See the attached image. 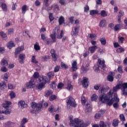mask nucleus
I'll list each match as a JSON object with an SVG mask.
<instances>
[{"label":"nucleus","mask_w":127,"mask_h":127,"mask_svg":"<svg viewBox=\"0 0 127 127\" xmlns=\"http://www.w3.org/2000/svg\"><path fill=\"white\" fill-rule=\"evenodd\" d=\"M89 9H90V8L89 7V6L88 5H86L84 7V12H88V11H89Z\"/></svg>","instance_id":"63"},{"label":"nucleus","mask_w":127,"mask_h":127,"mask_svg":"<svg viewBox=\"0 0 127 127\" xmlns=\"http://www.w3.org/2000/svg\"><path fill=\"white\" fill-rule=\"evenodd\" d=\"M61 66L62 68H64V69H68V65L63 63H61Z\"/></svg>","instance_id":"61"},{"label":"nucleus","mask_w":127,"mask_h":127,"mask_svg":"<svg viewBox=\"0 0 127 127\" xmlns=\"http://www.w3.org/2000/svg\"><path fill=\"white\" fill-rule=\"evenodd\" d=\"M48 111L50 113H55L57 112V110L54 109V106L53 105H51V107H49Z\"/></svg>","instance_id":"30"},{"label":"nucleus","mask_w":127,"mask_h":127,"mask_svg":"<svg viewBox=\"0 0 127 127\" xmlns=\"http://www.w3.org/2000/svg\"><path fill=\"white\" fill-rule=\"evenodd\" d=\"M121 89L122 94L124 96H127V83L117 84L113 87V89L110 90L107 93L108 96H117V91Z\"/></svg>","instance_id":"2"},{"label":"nucleus","mask_w":127,"mask_h":127,"mask_svg":"<svg viewBox=\"0 0 127 127\" xmlns=\"http://www.w3.org/2000/svg\"><path fill=\"white\" fill-rule=\"evenodd\" d=\"M87 102V99H86V98L85 96L81 97V104L82 106H85V104H86Z\"/></svg>","instance_id":"36"},{"label":"nucleus","mask_w":127,"mask_h":127,"mask_svg":"<svg viewBox=\"0 0 127 127\" xmlns=\"http://www.w3.org/2000/svg\"><path fill=\"white\" fill-rule=\"evenodd\" d=\"M82 86L84 88H88V86H89V79L88 78L86 77H83V81H82Z\"/></svg>","instance_id":"14"},{"label":"nucleus","mask_w":127,"mask_h":127,"mask_svg":"<svg viewBox=\"0 0 127 127\" xmlns=\"http://www.w3.org/2000/svg\"><path fill=\"white\" fill-rule=\"evenodd\" d=\"M106 21L105 19H102L100 21L99 23L100 27H105L106 26Z\"/></svg>","instance_id":"26"},{"label":"nucleus","mask_w":127,"mask_h":127,"mask_svg":"<svg viewBox=\"0 0 127 127\" xmlns=\"http://www.w3.org/2000/svg\"><path fill=\"white\" fill-rule=\"evenodd\" d=\"M15 45H14V43L12 41H10L8 42V43L7 44V47L8 48V49H11L12 47H14Z\"/></svg>","instance_id":"25"},{"label":"nucleus","mask_w":127,"mask_h":127,"mask_svg":"<svg viewBox=\"0 0 127 127\" xmlns=\"http://www.w3.org/2000/svg\"><path fill=\"white\" fill-rule=\"evenodd\" d=\"M81 70L84 72V73H86L87 71H89V67H84L83 66H81Z\"/></svg>","instance_id":"54"},{"label":"nucleus","mask_w":127,"mask_h":127,"mask_svg":"<svg viewBox=\"0 0 127 127\" xmlns=\"http://www.w3.org/2000/svg\"><path fill=\"white\" fill-rule=\"evenodd\" d=\"M0 89L2 90H5V89H6L7 86L5 81H3L0 83Z\"/></svg>","instance_id":"19"},{"label":"nucleus","mask_w":127,"mask_h":127,"mask_svg":"<svg viewBox=\"0 0 127 127\" xmlns=\"http://www.w3.org/2000/svg\"><path fill=\"white\" fill-rule=\"evenodd\" d=\"M102 117V115L98 112L97 114H96L94 116L95 119H100Z\"/></svg>","instance_id":"59"},{"label":"nucleus","mask_w":127,"mask_h":127,"mask_svg":"<svg viewBox=\"0 0 127 127\" xmlns=\"http://www.w3.org/2000/svg\"><path fill=\"white\" fill-rule=\"evenodd\" d=\"M25 54H21L19 56V62L20 63H23V61H24V60L25 59Z\"/></svg>","instance_id":"17"},{"label":"nucleus","mask_w":127,"mask_h":127,"mask_svg":"<svg viewBox=\"0 0 127 127\" xmlns=\"http://www.w3.org/2000/svg\"><path fill=\"white\" fill-rule=\"evenodd\" d=\"M42 107V103L37 104L34 102H32L31 103V107L33 109L31 110V114H38L39 112H41Z\"/></svg>","instance_id":"5"},{"label":"nucleus","mask_w":127,"mask_h":127,"mask_svg":"<svg viewBox=\"0 0 127 127\" xmlns=\"http://www.w3.org/2000/svg\"><path fill=\"white\" fill-rule=\"evenodd\" d=\"M45 85V84L44 83H40V84L37 85V87L38 90H41L42 89H43V87H44Z\"/></svg>","instance_id":"41"},{"label":"nucleus","mask_w":127,"mask_h":127,"mask_svg":"<svg viewBox=\"0 0 127 127\" xmlns=\"http://www.w3.org/2000/svg\"><path fill=\"white\" fill-rule=\"evenodd\" d=\"M96 49H98V47H97V46H93L89 48L88 51H89L90 53L93 54L95 53Z\"/></svg>","instance_id":"21"},{"label":"nucleus","mask_w":127,"mask_h":127,"mask_svg":"<svg viewBox=\"0 0 127 127\" xmlns=\"http://www.w3.org/2000/svg\"><path fill=\"white\" fill-rule=\"evenodd\" d=\"M53 8L55 11H59L60 9L59 8V6L57 4L53 5Z\"/></svg>","instance_id":"34"},{"label":"nucleus","mask_w":127,"mask_h":127,"mask_svg":"<svg viewBox=\"0 0 127 127\" xmlns=\"http://www.w3.org/2000/svg\"><path fill=\"white\" fill-rule=\"evenodd\" d=\"M67 106H70L71 107H76L77 105H76V102L75 101V99L72 97V96H69L68 97V99L66 101Z\"/></svg>","instance_id":"8"},{"label":"nucleus","mask_w":127,"mask_h":127,"mask_svg":"<svg viewBox=\"0 0 127 127\" xmlns=\"http://www.w3.org/2000/svg\"><path fill=\"white\" fill-rule=\"evenodd\" d=\"M101 84H97L94 86V90H96L98 91V90H99L100 88L101 87Z\"/></svg>","instance_id":"57"},{"label":"nucleus","mask_w":127,"mask_h":127,"mask_svg":"<svg viewBox=\"0 0 127 127\" xmlns=\"http://www.w3.org/2000/svg\"><path fill=\"white\" fill-rule=\"evenodd\" d=\"M119 119H115L113 120V123H112V126L114 127H117L119 126Z\"/></svg>","instance_id":"24"},{"label":"nucleus","mask_w":127,"mask_h":127,"mask_svg":"<svg viewBox=\"0 0 127 127\" xmlns=\"http://www.w3.org/2000/svg\"><path fill=\"white\" fill-rule=\"evenodd\" d=\"M14 126H15V124L10 121H8L4 124V127H13Z\"/></svg>","instance_id":"20"},{"label":"nucleus","mask_w":127,"mask_h":127,"mask_svg":"<svg viewBox=\"0 0 127 127\" xmlns=\"http://www.w3.org/2000/svg\"><path fill=\"white\" fill-rule=\"evenodd\" d=\"M48 76L49 78H52V77H54V72H49L48 73Z\"/></svg>","instance_id":"58"},{"label":"nucleus","mask_w":127,"mask_h":127,"mask_svg":"<svg viewBox=\"0 0 127 127\" xmlns=\"http://www.w3.org/2000/svg\"><path fill=\"white\" fill-rule=\"evenodd\" d=\"M23 50H24V46H23L17 48L15 51V58H17V55H18V54H19L21 51H23Z\"/></svg>","instance_id":"11"},{"label":"nucleus","mask_w":127,"mask_h":127,"mask_svg":"<svg viewBox=\"0 0 127 127\" xmlns=\"http://www.w3.org/2000/svg\"><path fill=\"white\" fill-rule=\"evenodd\" d=\"M97 64V65H94V70H95L96 72H100V68H101V69H103V70H105V68H106L105 61L99 59L98 60Z\"/></svg>","instance_id":"6"},{"label":"nucleus","mask_w":127,"mask_h":127,"mask_svg":"<svg viewBox=\"0 0 127 127\" xmlns=\"http://www.w3.org/2000/svg\"><path fill=\"white\" fill-rule=\"evenodd\" d=\"M45 94L46 96H52L53 95V92L51 90H47L45 92ZM53 96H55V95H53Z\"/></svg>","instance_id":"32"},{"label":"nucleus","mask_w":127,"mask_h":127,"mask_svg":"<svg viewBox=\"0 0 127 127\" xmlns=\"http://www.w3.org/2000/svg\"><path fill=\"white\" fill-rule=\"evenodd\" d=\"M98 113L101 115V116H103L105 113H106L105 110H101Z\"/></svg>","instance_id":"64"},{"label":"nucleus","mask_w":127,"mask_h":127,"mask_svg":"<svg viewBox=\"0 0 127 127\" xmlns=\"http://www.w3.org/2000/svg\"><path fill=\"white\" fill-rule=\"evenodd\" d=\"M65 21V18H64V17L61 16L59 18V23L60 25H62V24H63Z\"/></svg>","instance_id":"27"},{"label":"nucleus","mask_w":127,"mask_h":127,"mask_svg":"<svg viewBox=\"0 0 127 127\" xmlns=\"http://www.w3.org/2000/svg\"><path fill=\"white\" fill-rule=\"evenodd\" d=\"M109 90H110V87H109V86L105 87L104 85H102L99 88V93L103 94V95H105L106 92H108Z\"/></svg>","instance_id":"10"},{"label":"nucleus","mask_w":127,"mask_h":127,"mask_svg":"<svg viewBox=\"0 0 127 127\" xmlns=\"http://www.w3.org/2000/svg\"><path fill=\"white\" fill-rule=\"evenodd\" d=\"M28 122V120L25 118H24L21 121V125H25V124H26V123H27Z\"/></svg>","instance_id":"52"},{"label":"nucleus","mask_w":127,"mask_h":127,"mask_svg":"<svg viewBox=\"0 0 127 127\" xmlns=\"http://www.w3.org/2000/svg\"><path fill=\"white\" fill-rule=\"evenodd\" d=\"M9 77V73L7 72L4 74L3 79L5 80V81H7L8 77Z\"/></svg>","instance_id":"39"},{"label":"nucleus","mask_w":127,"mask_h":127,"mask_svg":"<svg viewBox=\"0 0 127 127\" xmlns=\"http://www.w3.org/2000/svg\"><path fill=\"white\" fill-rule=\"evenodd\" d=\"M11 105V102L10 101H5V103H2V107L4 109H6V110L2 111L0 110V114H4V115H9L11 113V110L8 109V107L9 105Z\"/></svg>","instance_id":"7"},{"label":"nucleus","mask_w":127,"mask_h":127,"mask_svg":"<svg viewBox=\"0 0 127 127\" xmlns=\"http://www.w3.org/2000/svg\"><path fill=\"white\" fill-rule=\"evenodd\" d=\"M31 62H32V63H35V64H37V63H38V62L36 61V59H35V56L32 57Z\"/></svg>","instance_id":"47"},{"label":"nucleus","mask_w":127,"mask_h":127,"mask_svg":"<svg viewBox=\"0 0 127 127\" xmlns=\"http://www.w3.org/2000/svg\"><path fill=\"white\" fill-rule=\"evenodd\" d=\"M66 89L68 91H72V90H73V85L68 84L66 87Z\"/></svg>","instance_id":"51"},{"label":"nucleus","mask_w":127,"mask_h":127,"mask_svg":"<svg viewBox=\"0 0 127 127\" xmlns=\"http://www.w3.org/2000/svg\"><path fill=\"white\" fill-rule=\"evenodd\" d=\"M99 127H107V125L104 121H100L99 123Z\"/></svg>","instance_id":"49"},{"label":"nucleus","mask_w":127,"mask_h":127,"mask_svg":"<svg viewBox=\"0 0 127 127\" xmlns=\"http://www.w3.org/2000/svg\"><path fill=\"white\" fill-rule=\"evenodd\" d=\"M92 111V107H91V105L89 103H87L85 105V113H89V112H91Z\"/></svg>","instance_id":"22"},{"label":"nucleus","mask_w":127,"mask_h":127,"mask_svg":"<svg viewBox=\"0 0 127 127\" xmlns=\"http://www.w3.org/2000/svg\"><path fill=\"white\" fill-rule=\"evenodd\" d=\"M100 14L102 17H106V16H108V12L105 10H101Z\"/></svg>","instance_id":"28"},{"label":"nucleus","mask_w":127,"mask_h":127,"mask_svg":"<svg viewBox=\"0 0 127 127\" xmlns=\"http://www.w3.org/2000/svg\"><path fill=\"white\" fill-rule=\"evenodd\" d=\"M39 81L40 83H42V84H46L47 82H48V78L45 76L42 75L39 78Z\"/></svg>","instance_id":"12"},{"label":"nucleus","mask_w":127,"mask_h":127,"mask_svg":"<svg viewBox=\"0 0 127 127\" xmlns=\"http://www.w3.org/2000/svg\"><path fill=\"white\" fill-rule=\"evenodd\" d=\"M51 54H52L53 60L54 61H56L58 58V56H57V55H56L55 50L54 49L51 50Z\"/></svg>","instance_id":"15"},{"label":"nucleus","mask_w":127,"mask_h":127,"mask_svg":"<svg viewBox=\"0 0 127 127\" xmlns=\"http://www.w3.org/2000/svg\"><path fill=\"white\" fill-rule=\"evenodd\" d=\"M0 35L2 37V38H4L5 40L7 39V36H6V34L4 33L3 32H1L0 33Z\"/></svg>","instance_id":"40"},{"label":"nucleus","mask_w":127,"mask_h":127,"mask_svg":"<svg viewBox=\"0 0 127 127\" xmlns=\"http://www.w3.org/2000/svg\"><path fill=\"white\" fill-rule=\"evenodd\" d=\"M107 79L110 82H113L114 81V76L109 75L108 76Z\"/></svg>","instance_id":"53"},{"label":"nucleus","mask_w":127,"mask_h":127,"mask_svg":"<svg viewBox=\"0 0 127 127\" xmlns=\"http://www.w3.org/2000/svg\"><path fill=\"white\" fill-rule=\"evenodd\" d=\"M116 51L118 53H122V52H124V51H125V49L123 48H117Z\"/></svg>","instance_id":"46"},{"label":"nucleus","mask_w":127,"mask_h":127,"mask_svg":"<svg viewBox=\"0 0 127 127\" xmlns=\"http://www.w3.org/2000/svg\"><path fill=\"white\" fill-rule=\"evenodd\" d=\"M34 48L35 50H36L37 51L40 50V46H39V44L38 43H36V44L34 45Z\"/></svg>","instance_id":"35"},{"label":"nucleus","mask_w":127,"mask_h":127,"mask_svg":"<svg viewBox=\"0 0 127 127\" xmlns=\"http://www.w3.org/2000/svg\"><path fill=\"white\" fill-rule=\"evenodd\" d=\"M120 28H121V24H117L114 27V30L115 31H118L120 30Z\"/></svg>","instance_id":"48"},{"label":"nucleus","mask_w":127,"mask_h":127,"mask_svg":"<svg viewBox=\"0 0 127 127\" xmlns=\"http://www.w3.org/2000/svg\"><path fill=\"white\" fill-rule=\"evenodd\" d=\"M88 36H89L91 39H95V38H96V35L94 34H90L89 35H88Z\"/></svg>","instance_id":"55"},{"label":"nucleus","mask_w":127,"mask_h":127,"mask_svg":"<svg viewBox=\"0 0 127 127\" xmlns=\"http://www.w3.org/2000/svg\"><path fill=\"white\" fill-rule=\"evenodd\" d=\"M116 100H118L117 102L115 103H114V101ZM99 100L101 103H103V104H107L108 106H111L113 104V107L115 108V109H118L119 108V101H120V99L119 98H117V97L115 96V98L112 97V96H105L104 97V96H102L100 97Z\"/></svg>","instance_id":"1"},{"label":"nucleus","mask_w":127,"mask_h":127,"mask_svg":"<svg viewBox=\"0 0 127 127\" xmlns=\"http://www.w3.org/2000/svg\"><path fill=\"white\" fill-rule=\"evenodd\" d=\"M8 89H9L10 90H13V89H15V86L13 85L11 83H9L8 84Z\"/></svg>","instance_id":"50"},{"label":"nucleus","mask_w":127,"mask_h":127,"mask_svg":"<svg viewBox=\"0 0 127 127\" xmlns=\"http://www.w3.org/2000/svg\"><path fill=\"white\" fill-rule=\"evenodd\" d=\"M57 87V85L56 84V82L55 81H53L50 85V87L52 88L53 90H55Z\"/></svg>","instance_id":"33"},{"label":"nucleus","mask_w":127,"mask_h":127,"mask_svg":"<svg viewBox=\"0 0 127 127\" xmlns=\"http://www.w3.org/2000/svg\"><path fill=\"white\" fill-rule=\"evenodd\" d=\"M33 77L35 79H37V78H38L39 77V73H38L37 72H35L33 74Z\"/></svg>","instance_id":"60"},{"label":"nucleus","mask_w":127,"mask_h":127,"mask_svg":"<svg viewBox=\"0 0 127 127\" xmlns=\"http://www.w3.org/2000/svg\"><path fill=\"white\" fill-rule=\"evenodd\" d=\"M124 41H125V38L121 36L118 37V41L120 43H124Z\"/></svg>","instance_id":"44"},{"label":"nucleus","mask_w":127,"mask_h":127,"mask_svg":"<svg viewBox=\"0 0 127 127\" xmlns=\"http://www.w3.org/2000/svg\"><path fill=\"white\" fill-rule=\"evenodd\" d=\"M26 10H27V8L26 5H24L22 7V14H25V12H26Z\"/></svg>","instance_id":"37"},{"label":"nucleus","mask_w":127,"mask_h":127,"mask_svg":"<svg viewBox=\"0 0 127 127\" xmlns=\"http://www.w3.org/2000/svg\"><path fill=\"white\" fill-rule=\"evenodd\" d=\"M69 124L71 127H86L88 125L84 121L79 118H75L73 120V118H69Z\"/></svg>","instance_id":"3"},{"label":"nucleus","mask_w":127,"mask_h":127,"mask_svg":"<svg viewBox=\"0 0 127 127\" xmlns=\"http://www.w3.org/2000/svg\"><path fill=\"white\" fill-rule=\"evenodd\" d=\"M0 65L1 66H8V61H7V59H6V58H4L1 60Z\"/></svg>","instance_id":"16"},{"label":"nucleus","mask_w":127,"mask_h":127,"mask_svg":"<svg viewBox=\"0 0 127 127\" xmlns=\"http://www.w3.org/2000/svg\"><path fill=\"white\" fill-rule=\"evenodd\" d=\"M0 71L1 72H7V71H8V70L7 69V68H6V67H5V66L3 65V66L1 67L0 68Z\"/></svg>","instance_id":"42"},{"label":"nucleus","mask_w":127,"mask_h":127,"mask_svg":"<svg viewBox=\"0 0 127 127\" xmlns=\"http://www.w3.org/2000/svg\"><path fill=\"white\" fill-rule=\"evenodd\" d=\"M63 87H64V84L62 82L59 83L57 86V89H60V90H61V89H62V88H63Z\"/></svg>","instance_id":"38"},{"label":"nucleus","mask_w":127,"mask_h":127,"mask_svg":"<svg viewBox=\"0 0 127 127\" xmlns=\"http://www.w3.org/2000/svg\"><path fill=\"white\" fill-rule=\"evenodd\" d=\"M60 69V66L57 65V66H56L55 67L54 72L55 73H57V72H58L59 71Z\"/></svg>","instance_id":"62"},{"label":"nucleus","mask_w":127,"mask_h":127,"mask_svg":"<svg viewBox=\"0 0 127 127\" xmlns=\"http://www.w3.org/2000/svg\"><path fill=\"white\" fill-rule=\"evenodd\" d=\"M90 15H94L95 14H100V12L98 10H91L90 11Z\"/></svg>","instance_id":"29"},{"label":"nucleus","mask_w":127,"mask_h":127,"mask_svg":"<svg viewBox=\"0 0 127 127\" xmlns=\"http://www.w3.org/2000/svg\"><path fill=\"white\" fill-rule=\"evenodd\" d=\"M19 107H20L21 109H23L24 108V106H25V102L23 101H20L18 103Z\"/></svg>","instance_id":"31"},{"label":"nucleus","mask_w":127,"mask_h":127,"mask_svg":"<svg viewBox=\"0 0 127 127\" xmlns=\"http://www.w3.org/2000/svg\"><path fill=\"white\" fill-rule=\"evenodd\" d=\"M71 66L72 71H76V70L78 69V67L77 66V62L76 61L72 63Z\"/></svg>","instance_id":"23"},{"label":"nucleus","mask_w":127,"mask_h":127,"mask_svg":"<svg viewBox=\"0 0 127 127\" xmlns=\"http://www.w3.org/2000/svg\"><path fill=\"white\" fill-rule=\"evenodd\" d=\"M120 119L121 122H125L126 121V117L124 114H120Z\"/></svg>","instance_id":"45"},{"label":"nucleus","mask_w":127,"mask_h":127,"mask_svg":"<svg viewBox=\"0 0 127 127\" xmlns=\"http://www.w3.org/2000/svg\"><path fill=\"white\" fill-rule=\"evenodd\" d=\"M100 41L102 45H106V43H107L106 39L105 38H102L100 39Z\"/></svg>","instance_id":"43"},{"label":"nucleus","mask_w":127,"mask_h":127,"mask_svg":"<svg viewBox=\"0 0 127 127\" xmlns=\"http://www.w3.org/2000/svg\"><path fill=\"white\" fill-rule=\"evenodd\" d=\"M0 7L3 11H7V5L4 2H0Z\"/></svg>","instance_id":"18"},{"label":"nucleus","mask_w":127,"mask_h":127,"mask_svg":"<svg viewBox=\"0 0 127 127\" xmlns=\"http://www.w3.org/2000/svg\"><path fill=\"white\" fill-rule=\"evenodd\" d=\"M63 31L60 32V28L59 27L55 28L53 31V34L51 35V37L53 40V42H56V36L59 39H61L63 37Z\"/></svg>","instance_id":"4"},{"label":"nucleus","mask_w":127,"mask_h":127,"mask_svg":"<svg viewBox=\"0 0 127 127\" xmlns=\"http://www.w3.org/2000/svg\"><path fill=\"white\" fill-rule=\"evenodd\" d=\"M79 28H80V26H79V25H76L72 28V31L71 32V34L72 36H75V35L78 34Z\"/></svg>","instance_id":"13"},{"label":"nucleus","mask_w":127,"mask_h":127,"mask_svg":"<svg viewBox=\"0 0 127 127\" xmlns=\"http://www.w3.org/2000/svg\"><path fill=\"white\" fill-rule=\"evenodd\" d=\"M35 86V82L33 79H31L29 82L26 83L25 85V87L26 89H31V88H33Z\"/></svg>","instance_id":"9"},{"label":"nucleus","mask_w":127,"mask_h":127,"mask_svg":"<svg viewBox=\"0 0 127 127\" xmlns=\"http://www.w3.org/2000/svg\"><path fill=\"white\" fill-rule=\"evenodd\" d=\"M14 30L13 28H10L8 30L7 33L8 34H13Z\"/></svg>","instance_id":"56"}]
</instances>
